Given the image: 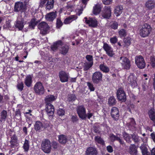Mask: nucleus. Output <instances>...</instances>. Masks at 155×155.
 I'll return each mask as SVG.
<instances>
[{"mask_svg": "<svg viewBox=\"0 0 155 155\" xmlns=\"http://www.w3.org/2000/svg\"><path fill=\"white\" fill-rule=\"evenodd\" d=\"M111 15V10L110 7H105L102 12V17L104 18L109 19Z\"/></svg>", "mask_w": 155, "mask_h": 155, "instance_id": "nucleus-17", "label": "nucleus"}, {"mask_svg": "<svg viewBox=\"0 0 155 155\" xmlns=\"http://www.w3.org/2000/svg\"><path fill=\"white\" fill-rule=\"evenodd\" d=\"M143 155H150V153L147 151L146 146L144 144L142 145L140 147Z\"/></svg>", "mask_w": 155, "mask_h": 155, "instance_id": "nucleus-36", "label": "nucleus"}, {"mask_svg": "<svg viewBox=\"0 0 155 155\" xmlns=\"http://www.w3.org/2000/svg\"><path fill=\"white\" fill-rule=\"evenodd\" d=\"M87 84L91 91H94L95 89L92 84L90 82H87Z\"/></svg>", "mask_w": 155, "mask_h": 155, "instance_id": "nucleus-56", "label": "nucleus"}, {"mask_svg": "<svg viewBox=\"0 0 155 155\" xmlns=\"http://www.w3.org/2000/svg\"><path fill=\"white\" fill-rule=\"evenodd\" d=\"M125 44L127 45H129L130 44V41L129 38H124L123 40Z\"/></svg>", "mask_w": 155, "mask_h": 155, "instance_id": "nucleus-55", "label": "nucleus"}, {"mask_svg": "<svg viewBox=\"0 0 155 155\" xmlns=\"http://www.w3.org/2000/svg\"><path fill=\"white\" fill-rule=\"evenodd\" d=\"M148 114L150 120L155 123V110L153 108H151L149 111Z\"/></svg>", "mask_w": 155, "mask_h": 155, "instance_id": "nucleus-28", "label": "nucleus"}, {"mask_svg": "<svg viewBox=\"0 0 155 155\" xmlns=\"http://www.w3.org/2000/svg\"><path fill=\"white\" fill-rule=\"evenodd\" d=\"M129 152L131 155H137V149L134 144H131L130 146Z\"/></svg>", "mask_w": 155, "mask_h": 155, "instance_id": "nucleus-29", "label": "nucleus"}, {"mask_svg": "<svg viewBox=\"0 0 155 155\" xmlns=\"http://www.w3.org/2000/svg\"><path fill=\"white\" fill-rule=\"evenodd\" d=\"M118 25V23L114 21L111 24L110 27L112 28L115 30L117 29Z\"/></svg>", "mask_w": 155, "mask_h": 155, "instance_id": "nucleus-52", "label": "nucleus"}, {"mask_svg": "<svg viewBox=\"0 0 155 155\" xmlns=\"http://www.w3.org/2000/svg\"><path fill=\"white\" fill-rule=\"evenodd\" d=\"M135 63L138 68L140 69H143L145 67V62L144 58L141 55H138L136 57Z\"/></svg>", "mask_w": 155, "mask_h": 155, "instance_id": "nucleus-7", "label": "nucleus"}, {"mask_svg": "<svg viewBox=\"0 0 155 155\" xmlns=\"http://www.w3.org/2000/svg\"><path fill=\"white\" fill-rule=\"evenodd\" d=\"M58 140L59 142L62 144H65L67 142V138L65 135H61L59 136L58 137Z\"/></svg>", "mask_w": 155, "mask_h": 155, "instance_id": "nucleus-37", "label": "nucleus"}, {"mask_svg": "<svg viewBox=\"0 0 155 155\" xmlns=\"http://www.w3.org/2000/svg\"><path fill=\"white\" fill-rule=\"evenodd\" d=\"M97 152L96 149L93 147L87 148L86 151V155H97Z\"/></svg>", "mask_w": 155, "mask_h": 155, "instance_id": "nucleus-21", "label": "nucleus"}, {"mask_svg": "<svg viewBox=\"0 0 155 155\" xmlns=\"http://www.w3.org/2000/svg\"><path fill=\"white\" fill-rule=\"evenodd\" d=\"M78 18L77 15H71L67 18L64 21V23L65 24H68L73 21L76 20Z\"/></svg>", "mask_w": 155, "mask_h": 155, "instance_id": "nucleus-24", "label": "nucleus"}, {"mask_svg": "<svg viewBox=\"0 0 155 155\" xmlns=\"http://www.w3.org/2000/svg\"><path fill=\"white\" fill-rule=\"evenodd\" d=\"M107 149L109 153H111L113 151V149L112 147L111 146H108L107 147Z\"/></svg>", "mask_w": 155, "mask_h": 155, "instance_id": "nucleus-62", "label": "nucleus"}, {"mask_svg": "<svg viewBox=\"0 0 155 155\" xmlns=\"http://www.w3.org/2000/svg\"><path fill=\"white\" fill-rule=\"evenodd\" d=\"M46 110L48 115L52 116L54 114V108L53 106L51 104L46 105Z\"/></svg>", "mask_w": 155, "mask_h": 155, "instance_id": "nucleus-18", "label": "nucleus"}, {"mask_svg": "<svg viewBox=\"0 0 155 155\" xmlns=\"http://www.w3.org/2000/svg\"><path fill=\"white\" fill-rule=\"evenodd\" d=\"M65 111L63 109L59 108L57 110V114L59 116H62L64 115Z\"/></svg>", "mask_w": 155, "mask_h": 155, "instance_id": "nucleus-48", "label": "nucleus"}, {"mask_svg": "<svg viewBox=\"0 0 155 155\" xmlns=\"http://www.w3.org/2000/svg\"><path fill=\"white\" fill-rule=\"evenodd\" d=\"M123 137L125 140L128 143H130L131 142L130 140L131 136L127 133H125L123 134Z\"/></svg>", "mask_w": 155, "mask_h": 155, "instance_id": "nucleus-47", "label": "nucleus"}, {"mask_svg": "<svg viewBox=\"0 0 155 155\" xmlns=\"http://www.w3.org/2000/svg\"><path fill=\"white\" fill-rule=\"evenodd\" d=\"M27 10V7L23 2L19 1L15 2L14 6V12L22 13L25 12Z\"/></svg>", "mask_w": 155, "mask_h": 155, "instance_id": "nucleus-3", "label": "nucleus"}, {"mask_svg": "<svg viewBox=\"0 0 155 155\" xmlns=\"http://www.w3.org/2000/svg\"><path fill=\"white\" fill-rule=\"evenodd\" d=\"M32 78L30 75L27 76L25 79V83L28 87H30L32 85Z\"/></svg>", "mask_w": 155, "mask_h": 155, "instance_id": "nucleus-25", "label": "nucleus"}, {"mask_svg": "<svg viewBox=\"0 0 155 155\" xmlns=\"http://www.w3.org/2000/svg\"><path fill=\"white\" fill-rule=\"evenodd\" d=\"M110 41L111 43L112 44H115L117 42V39L116 37H114L111 38L110 39Z\"/></svg>", "mask_w": 155, "mask_h": 155, "instance_id": "nucleus-59", "label": "nucleus"}, {"mask_svg": "<svg viewBox=\"0 0 155 155\" xmlns=\"http://www.w3.org/2000/svg\"><path fill=\"white\" fill-rule=\"evenodd\" d=\"M92 79L94 83L98 84L102 79V74L100 71H96L92 75Z\"/></svg>", "mask_w": 155, "mask_h": 155, "instance_id": "nucleus-9", "label": "nucleus"}, {"mask_svg": "<svg viewBox=\"0 0 155 155\" xmlns=\"http://www.w3.org/2000/svg\"><path fill=\"white\" fill-rule=\"evenodd\" d=\"M58 76L60 81L62 82H65L68 81L69 76L64 71H61L59 72Z\"/></svg>", "mask_w": 155, "mask_h": 155, "instance_id": "nucleus-14", "label": "nucleus"}, {"mask_svg": "<svg viewBox=\"0 0 155 155\" xmlns=\"http://www.w3.org/2000/svg\"><path fill=\"white\" fill-rule=\"evenodd\" d=\"M103 3L105 5H109L111 4L113 0H102Z\"/></svg>", "mask_w": 155, "mask_h": 155, "instance_id": "nucleus-57", "label": "nucleus"}, {"mask_svg": "<svg viewBox=\"0 0 155 155\" xmlns=\"http://www.w3.org/2000/svg\"><path fill=\"white\" fill-rule=\"evenodd\" d=\"M38 21L36 19L32 18L29 23V27L32 29H34L35 26L38 24Z\"/></svg>", "mask_w": 155, "mask_h": 155, "instance_id": "nucleus-33", "label": "nucleus"}, {"mask_svg": "<svg viewBox=\"0 0 155 155\" xmlns=\"http://www.w3.org/2000/svg\"><path fill=\"white\" fill-rule=\"evenodd\" d=\"M93 64V62H85L83 67L84 70L85 71H88L92 67Z\"/></svg>", "mask_w": 155, "mask_h": 155, "instance_id": "nucleus-40", "label": "nucleus"}, {"mask_svg": "<svg viewBox=\"0 0 155 155\" xmlns=\"http://www.w3.org/2000/svg\"><path fill=\"white\" fill-rule=\"evenodd\" d=\"M94 114L91 112L90 111H88L87 114L86 113L84 115L85 118H82V120H85L87 118L89 119H90V118L93 116Z\"/></svg>", "mask_w": 155, "mask_h": 155, "instance_id": "nucleus-43", "label": "nucleus"}, {"mask_svg": "<svg viewBox=\"0 0 155 155\" xmlns=\"http://www.w3.org/2000/svg\"><path fill=\"white\" fill-rule=\"evenodd\" d=\"M38 28L40 30V33L43 35H45L49 32L50 27L45 22L42 21L38 25Z\"/></svg>", "mask_w": 155, "mask_h": 155, "instance_id": "nucleus-4", "label": "nucleus"}, {"mask_svg": "<svg viewBox=\"0 0 155 155\" xmlns=\"http://www.w3.org/2000/svg\"><path fill=\"white\" fill-rule=\"evenodd\" d=\"M128 81L132 86L135 87L137 85L136 78L134 77V74H130L128 79Z\"/></svg>", "mask_w": 155, "mask_h": 155, "instance_id": "nucleus-20", "label": "nucleus"}, {"mask_svg": "<svg viewBox=\"0 0 155 155\" xmlns=\"http://www.w3.org/2000/svg\"><path fill=\"white\" fill-rule=\"evenodd\" d=\"M77 112L79 117L82 119L85 118L86 113V109L83 105L78 106L76 108Z\"/></svg>", "mask_w": 155, "mask_h": 155, "instance_id": "nucleus-12", "label": "nucleus"}, {"mask_svg": "<svg viewBox=\"0 0 155 155\" xmlns=\"http://www.w3.org/2000/svg\"><path fill=\"white\" fill-rule=\"evenodd\" d=\"M57 13L56 11L49 12L45 15V18L47 21H52L56 18Z\"/></svg>", "mask_w": 155, "mask_h": 155, "instance_id": "nucleus-15", "label": "nucleus"}, {"mask_svg": "<svg viewBox=\"0 0 155 155\" xmlns=\"http://www.w3.org/2000/svg\"><path fill=\"white\" fill-rule=\"evenodd\" d=\"M21 113L20 110L19 109H17L15 112V116L17 117V119L19 120L21 118Z\"/></svg>", "mask_w": 155, "mask_h": 155, "instance_id": "nucleus-54", "label": "nucleus"}, {"mask_svg": "<svg viewBox=\"0 0 155 155\" xmlns=\"http://www.w3.org/2000/svg\"><path fill=\"white\" fill-rule=\"evenodd\" d=\"M139 28L140 35L143 38L148 36L151 31L150 26L147 23L140 25Z\"/></svg>", "mask_w": 155, "mask_h": 155, "instance_id": "nucleus-2", "label": "nucleus"}, {"mask_svg": "<svg viewBox=\"0 0 155 155\" xmlns=\"http://www.w3.org/2000/svg\"><path fill=\"white\" fill-rule=\"evenodd\" d=\"M86 58L90 62H93V58L92 55H87L86 56Z\"/></svg>", "mask_w": 155, "mask_h": 155, "instance_id": "nucleus-58", "label": "nucleus"}, {"mask_svg": "<svg viewBox=\"0 0 155 155\" xmlns=\"http://www.w3.org/2000/svg\"><path fill=\"white\" fill-rule=\"evenodd\" d=\"M29 145L28 140L25 139L23 145V147L25 151L27 152L29 150Z\"/></svg>", "mask_w": 155, "mask_h": 155, "instance_id": "nucleus-41", "label": "nucleus"}, {"mask_svg": "<svg viewBox=\"0 0 155 155\" xmlns=\"http://www.w3.org/2000/svg\"><path fill=\"white\" fill-rule=\"evenodd\" d=\"M17 87L18 90L21 91L24 87V84L23 82L19 83L17 85Z\"/></svg>", "mask_w": 155, "mask_h": 155, "instance_id": "nucleus-49", "label": "nucleus"}, {"mask_svg": "<svg viewBox=\"0 0 155 155\" xmlns=\"http://www.w3.org/2000/svg\"><path fill=\"white\" fill-rule=\"evenodd\" d=\"M123 7L121 5L116 6L114 10V14L117 16L119 15L122 12Z\"/></svg>", "mask_w": 155, "mask_h": 155, "instance_id": "nucleus-35", "label": "nucleus"}, {"mask_svg": "<svg viewBox=\"0 0 155 155\" xmlns=\"http://www.w3.org/2000/svg\"><path fill=\"white\" fill-rule=\"evenodd\" d=\"M71 121L73 123H75L78 121V119L77 116L76 115L72 116L71 118Z\"/></svg>", "mask_w": 155, "mask_h": 155, "instance_id": "nucleus-61", "label": "nucleus"}, {"mask_svg": "<svg viewBox=\"0 0 155 155\" xmlns=\"http://www.w3.org/2000/svg\"><path fill=\"white\" fill-rule=\"evenodd\" d=\"M92 129L95 133H100V126L98 124H95L93 126Z\"/></svg>", "mask_w": 155, "mask_h": 155, "instance_id": "nucleus-39", "label": "nucleus"}, {"mask_svg": "<svg viewBox=\"0 0 155 155\" xmlns=\"http://www.w3.org/2000/svg\"><path fill=\"white\" fill-rule=\"evenodd\" d=\"M117 96L118 99L122 102H125L126 100L125 93L122 88H119L117 91Z\"/></svg>", "mask_w": 155, "mask_h": 155, "instance_id": "nucleus-10", "label": "nucleus"}, {"mask_svg": "<svg viewBox=\"0 0 155 155\" xmlns=\"http://www.w3.org/2000/svg\"><path fill=\"white\" fill-rule=\"evenodd\" d=\"M7 117V111L5 110H3L1 111L0 114V121L2 122L3 121H5Z\"/></svg>", "mask_w": 155, "mask_h": 155, "instance_id": "nucleus-31", "label": "nucleus"}, {"mask_svg": "<svg viewBox=\"0 0 155 155\" xmlns=\"http://www.w3.org/2000/svg\"><path fill=\"white\" fill-rule=\"evenodd\" d=\"M118 60L121 61L120 63L124 69L127 70L130 68V62L128 58L125 57H121L118 59Z\"/></svg>", "mask_w": 155, "mask_h": 155, "instance_id": "nucleus-6", "label": "nucleus"}, {"mask_svg": "<svg viewBox=\"0 0 155 155\" xmlns=\"http://www.w3.org/2000/svg\"><path fill=\"white\" fill-rule=\"evenodd\" d=\"M51 48L53 51H56L59 48L60 53L64 55L68 53L69 49V46L66 45H63V42L61 40L53 43Z\"/></svg>", "mask_w": 155, "mask_h": 155, "instance_id": "nucleus-1", "label": "nucleus"}, {"mask_svg": "<svg viewBox=\"0 0 155 155\" xmlns=\"http://www.w3.org/2000/svg\"><path fill=\"white\" fill-rule=\"evenodd\" d=\"M146 7L149 10H151L155 7V1L153 0H148L145 4Z\"/></svg>", "mask_w": 155, "mask_h": 155, "instance_id": "nucleus-23", "label": "nucleus"}, {"mask_svg": "<svg viewBox=\"0 0 155 155\" xmlns=\"http://www.w3.org/2000/svg\"><path fill=\"white\" fill-rule=\"evenodd\" d=\"M94 139L96 142L98 143L103 145L104 144V141L103 139L99 136H97L95 137Z\"/></svg>", "mask_w": 155, "mask_h": 155, "instance_id": "nucleus-45", "label": "nucleus"}, {"mask_svg": "<svg viewBox=\"0 0 155 155\" xmlns=\"http://www.w3.org/2000/svg\"><path fill=\"white\" fill-rule=\"evenodd\" d=\"M41 148L45 153H50L51 148V145L50 141L47 139L43 140L41 143Z\"/></svg>", "mask_w": 155, "mask_h": 155, "instance_id": "nucleus-5", "label": "nucleus"}, {"mask_svg": "<svg viewBox=\"0 0 155 155\" xmlns=\"http://www.w3.org/2000/svg\"><path fill=\"white\" fill-rule=\"evenodd\" d=\"M150 64L153 67H155V58L153 56H151L150 58Z\"/></svg>", "mask_w": 155, "mask_h": 155, "instance_id": "nucleus-51", "label": "nucleus"}, {"mask_svg": "<svg viewBox=\"0 0 155 155\" xmlns=\"http://www.w3.org/2000/svg\"><path fill=\"white\" fill-rule=\"evenodd\" d=\"M46 1L45 0H40L39 6L42 7Z\"/></svg>", "mask_w": 155, "mask_h": 155, "instance_id": "nucleus-63", "label": "nucleus"}, {"mask_svg": "<svg viewBox=\"0 0 155 155\" xmlns=\"http://www.w3.org/2000/svg\"><path fill=\"white\" fill-rule=\"evenodd\" d=\"M55 100L54 96L52 95H48L45 98V102L46 104H51V103Z\"/></svg>", "mask_w": 155, "mask_h": 155, "instance_id": "nucleus-27", "label": "nucleus"}, {"mask_svg": "<svg viewBox=\"0 0 155 155\" xmlns=\"http://www.w3.org/2000/svg\"><path fill=\"white\" fill-rule=\"evenodd\" d=\"M24 20L23 18L19 20L18 19L15 23V27L18 29L19 30H21L24 27Z\"/></svg>", "mask_w": 155, "mask_h": 155, "instance_id": "nucleus-19", "label": "nucleus"}, {"mask_svg": "<svg viewBox=\"0 0 155 155\" xmlns=\"http://www.w3.org/2000/svg\"><path fill=\"white\" fill-rule=\"evenodd\" d=\"M34 90L35 93L38 95H42L45 92V89L42 84L40 82H37L34 87Z\"/></svg>", "mask_w": 155, "mask_h": 155, "instance_id": "nucleus-8", "label": "nucleus"}, {"mask_svg": "<svg viewBox=\"0 0 155 155\" xmlns=\"http://www.w3.org/2000/svg\"><path fill=\"white\" fill-rule=\"evenodd\" d=\"M99 68L101 71L105 73H108L110 71L109 68L104 64H101L99 65Z\"/></svg>", "mask_w": 155, "mask_h": 155, "instance_id": "nucleus-34", "label": "nucleus"}, {"mask_svg": "<svg viewBox=\"0 0 155 155\" xmlns=\"http://www.w3.org/2000/svg\"><path fill=\"white\" fill-rule=\"evenodd\" d=\"M110 114L112 118L115 120H118L119 117L118 109L115 107H113L111 110Z\"/></svg>", "mask_w": 155, "mask_h": 155, "instance_id": "nucleus-13", "label": "nucleus"}, {"mask_svg": "<svg viewBox=\"0 0 155 155\" xmlns=\"http://www.w3.org/2000/svg\"><path fill=\"white\" fill-rule=\"evenodd\" d=\"M84 19L85 22L89 25V26L92 27H96L97 26V21L95 19L90 18L88 19L87 17H85Z\"/></svg>", "mask_w": 155, "mask_h": 155, "instance_id": "nucleus-16", "label": "nucleus"}, {"mask_svg": "<svg viewBox=\"0 0 155 155\" xmlns=\"http://www.w3.org/2000/svg\"><path fill=\"white\" fill-rule=\"evenodd\" d=\"M131 137L132 140L135 143H138L140 141L139 137L136 134H134L131 135Z\"/></svg>", "mask_w": 155, "mask_h": 155, "instance_id": "nucleus-42", "label": "nucleus"}, {"mask_svg": "<svg viewBox=\"0 0 155 155\" xmlns=\"http://www.w3.org/2000/svg\"><path fill=\"white\" fill-rule=\"evenodd\" d=\"M54 0H48L47 3L46 4V10H49L52 9L54 6Z\"/></svg>", "mask_w": 155, "mask_h": 155, "instance_id": "nucleus-32", "label": "nucleus"}, {"mask_svg": "<svg viewBox=\"0 0 155 155\" xmlns=\"http://www.w3.org/2000/svg\"><path fill=\"white\" fill-rule=\"evenodd\" d=\"M110 138L112 141L117 140L119 142L120 144L123 146L125 145V143L124 141L121 138L118 137L117 136L113 134H111Z\"/></svg>", "mask_w": 155, "mask_h": 155, "instance_id": "nucleus-22", "label": "nucleus"}, {"mask_svg": "<svg viewBox=\"0 0 155 155\" xmlns=\"http://www.w3.org/2000/svg\"><path fill=\"white\" fill-rule=\"evenodd\" d=\"M117 101L113 96H110L108 99V103L110 106H113L115 105Z\"/></svg>", "mask_w": 155, "mask_h": 155, "instance_id": "nucleus-38", "label": "nucleus"}, {"mask_svg": "<svg viewBox=\"0 0 155 155\" xmlns=\"http://www.w3.org/2000/svg\"><path fill=\"white\" fill-rule=\"evenodd\" d=\"M103 48L106 52V54L110 57H113L115 53L111 46L107 43L104 44Z\"/></svg>", "mask_w": 155, "mask_h": 155, "instance_id": "nucleus-11", "label": "nucleus"}, {"mask_svg": "<svg viewBox=\"0 0 155 155\" xmlns=\"http://www.w3.org/2000/svg\"><path fill=\"white\" fill-rule=\"evenodd\" d=\"M151 136L153 141L155 142V134L154 133H151Z\"/></svg>", "mask_w": 155, "mask_h": 155, "instance_id": "nucleus-64", "label": "nucleus"}, {"mask_svg": "<svg viewBox=\"0 0 155 155\" xmlns=\"http://www.w3.org/2000/svg\"><path fill=\"white\" fill-rule=\"evenodd\" d=\"M52 147L54 149H56L58 147V144L55 141H53L51 144Z\"/></svg>", "mask_w": 155, "mask_h": 155, "instance_id": "nucleus-60", "label": "nucleus"}, {"mask_svg": "<svg viewBox=\"0 0 155 155\" xmlns=\"http://www.w3.org/2000/svg\"><path fill=\"white\" fill-rule=\"evenodd\" d=\"M56 27L58 28H60L63 25V23L59 18L57 19Z\"/></svg>", "mask_w": 155, "mask_h": 155, "instance_id": "nucleus-50", "label": "nucleus"}, {"mask_svg": "<svg viewBox=\"0 0 155 155\" xmlns=\"http://www.w3.org/2000/svg\"><path fill=\"white\" fill-rule=\"evenodd\" d=\"M119 36L120 37H125L127 35L126 30L124 29H122L118 31Z\"/></svg>", "mask_w": 155, "mask_h": 155, "instance_id": "nucleus-46", "label": "nucleus"}, {"mask_svg": "<svg viewBox=\"0 0 155 155\" xmlns=\"http://www.w3.org/2000/svg\"><path fill=\"white\" fill-rule=\"evenodd\" d=\"M17 140V138L15 134H14L11 138V140L10 141V143L11 144V147L14 146V145L15 143L16 142Z\"/></svg>", "mask_w": 155, "mask_h": 155, "instance_id": "nucleus-44", "label": "nucleus"}, {"mask_svg": "<svg viewBox=\"0 0 155 155\" xmlns=\"http://www.w3.org/2000/svg\"><path fill=\"white\" fill-rule=\"evenodd\" d=\"M76 99V97L74 94L70 95L68 98L69 101H74Z\"/></svg>", "mask_w": 155, "mask_h": 155, "instance_id": "nucleus-53", "label": "nucleus"}, {"mask_svg": "<svg viewBox=\"0 0 155 155\" xmlns=\"http://www.w3.org/2000/svg\"><path fill=\"white\" fill-rule=\"evenodd\" d=\"M44 124L40 121H37L34 125V128L36 131H39L44 127Z\"/></svg>", "mask_w": 155, "mask_h": 155, "instance_id": "nucleus-26", "label": "nucleus"}, {"mask_svg": "<svg viewBox=\"0 0 155 155\" xmlns=\"http://www.w3.org/2000/svg\"><path fill=\"white\" fill-rule=\"evenodd\" d=\"M101 10V8L99 4H96L93 7V13L95 15L98 14Z\"/></svg>", "mask_w": 155, "mask_h": 155, "instance_id": "nucleus-30", "label": "nucleus"}]
</instances>
